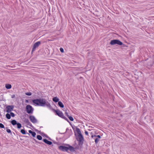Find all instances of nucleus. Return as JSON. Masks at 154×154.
<instances>
[{"mask_svg": "<svg viewBox=\"0 0 154 154\" xmlns=\"http://www.w3.org/2000/svg\"><path fill=\"white\" fill-rule=\"evenodd\" d=\"M76 131L78 134V137H76V139L78 142V145H77L75 147L71 146V152H74L75 151V149H79V146L82 145L84 141V137L81 132L80 129L76 127Z\"/></svg>", "mask_w": 154, "mask_h": 154, "instance_id": "f257e3e1", "label": "nucleus"}, {"mask_svg": "<svg viewBox=\"0 0 154 154\" xmlns=\"http://www.w3.org/2000/svg\"><path fill=\"white\" fill-rule=\"evenodd\" d=\"M33 104L35 106H44L49 103L45 99L39 98L33 99L32 100Z\"/></svg>", "mask_w": 154, "mask_h": 154, "instance_id": "f03ea898", "label": "nucleus"}, {"mask_svg": "<svg viewBox=\"0 0 154 154\" xmlns=\"http://www.w3.org/2000/svg\"><path fill=\"white\" fill-rule=\"evenodd\" d=\"M65 145L67 146H66L63 145H60L58 146V149L60 150L63 152H68L69 150L71 152V145L66 144H65Z\"/></svg>", "mask_w": 154, "mask_h": 154, "instance_id": "7ed1b4c3", "label": "nucleus"}, {"mask_svg": "<svg viewBox=\"0 0 154 154\" xmlns=\"http://www.w3.org/2000/svg\"><path fill=\"white\" fill-rule=\"evenodd\" d=\"M109 44L111 45H113L116 44L119 45H121L122 44V42L121 41H120L118 39H113L111 41Z\"/></svg>", "mask_w": 154, "mask_h": 154, "instance_id": "20e7f679", "label": "nucleus"}, {"mask_svg": "<svg viewBox=\"0 0 154 154\" xmlns=\"http://www.w3.org/2000/svg\"><path fill=\"white\" fill-rule=\"evenodd\" d=\"M26 112L29 114H32L34 110L33 108L30 105H27L26 107Z\"/></svg>", "mask_w": 154, "mask_h": 154, "instance_id": "39448f33", "label": "nucleus"}, {"mask_svg": "<svg viewBox=\"0 0 154 154\" xmlns=\"http://www.w3.org/2000/svg\"><path fill=\"white\" fill-rule=\"evenodd\" d=\"M11 123L13 125H17V127L18 129H20L22 127V125L21 123L17 122L15 119H13L10 121Z\"/></svg>", "mask_w": 154, "mask_h": 154, "instance_id": "423d86ee", "label": "nucleus"}, {"mask_svg": "<svg viewBox=\"0 0 154 154\" xmlns=\"http://www.w3.org/2000/svg\"><path fill=\"white\" fill-rule=\"evenodd\" d=\"M53 112L55 113L56 115H57L61 118L64 116L63 112L58 109L57 110L55 109Z\"/></svg>", "mask_w": 154, "mask_h": 154, "instance_id": "0eeeda50", "label": "nucleus"}, {"mask_svg": "<svg viewBox=\"0 0 154 154\" xmlns=\"http://www.w3.org/2000/svg\"><path fill=\"white\" fill-rule=\"evenodd\" d=\"M14 107V105H8L6 106V112L7 113H10V112L13 110Z\"/></svg>", "mask_w": 154, "mask_h": 154, "instance_id": "6e6552de", "label": "nucleus"}, {"mask_svg": "<svg viewBox=\"0 0 154 154\" xmlns=\"http://www.w3.org/2000/svg\"><path fill=\"white\" fill-rule=\"evenodd\" d=\"M41 44V42L40 41H38L35 43L33 46V48L32 50L31 53L32 54L33 52H34L36 48L38 47L39 45Z\"/></svg>", "mask_w": 154, "mask_h": 154, "instance_id": "1a4fd4ad", "label": "nucleus"}, {"mask_svg": "<svg viewBox=\"0 0 154 154\" xmlns=\"http://www.w3.org/2000/svg\"><path fill=\"white\" fill-rule=\"evenodd\" d=\"M29 119L30 121L32 123H35L37 122V120L35 117L33 116H30Z\"/></svg>", "mask_w": 154, "mask_h": 154, "instance_id": "9d476101", "label": "nucleus"}, {"mask_svg": "<svg viewBox=\"0 0 154 154\" xmlns=\"http://www.w3.org/2000/svg\"><path fill=\"white\" fill-rule=\"evenodd\" d=\"M42 141L48 145H51L52 144V142L49 141L45 139H43Z\"/></svg>", "mask_w": 154, "mask_h": 154, "instance_id": "9b49d317", "label": "nucleus"}, {"mask_svg": "<svg viewBox=\"0 0 154 154\" xmlns=\"http://www.w3.org/2000/svg\"><path fill=\"white\" fill-rule=\"evenodd\" d=\"M20 132L23 134H28L29 136L30 135V134L29 133H27L26 132V131L24 129H21L20 130Z\"/></svg>", "mask_w": 154, "mask_h": 154, "instance_id": "f8f14e48", "label": "nucleus"}, {"mask_svg": "<svg viewBox=\"0 0 154 154\" xmlns=\"http://www.w3.org/2000/svg\"><path fill=\"white\" fill-rule=\"evenodd\" d=\"M28 131H29V134H31L32 136L33 137H35V135H36V134L35 132L31 130H29Z\"/></svg>", "mask_w": 154, "mask_h": 154, "instance_id": "ddd939ff", "label": "nucleus"}, {"mask_svg": "<svg viewBox=\"0 0 154 154\" xmlns=\"http://www.w3.org/2000/svg\"><path fill=\"white\" fill-rule=\"evenodd\" d=\"M52 100L54 102L56 103L59 101V99L57 97H55L53 98Z\"/></svg>", "mask_w": 154, "mask_h": 154, "instance_id": "4468645a", "label": "nucleus"}, {"mask_svg": "<svg viewBox=\"0 0 154 154\" xmlns=\"http://www.w3.org/2000/svg\"><path fill=\"white\" fill-rule=\"evenodd\" d=\"M5 87L7 89H8L11 88L12 86L10 84H6L5 85Z\"/></svg>", "mask_w": 154, "mask_h": 154, "instance_id": "2eb2a0df", "label": "nucleus"}, {"mask_svg": "<svg viewBox=\"0 0 154 154\" xmlns=\"http://www.w3.org/2000/svg\"><path fill=\"white\" fill-rule=\"evenodd\" d=\"M46 106L48 108H49L50 110H52L53 111H54V110L55 109L52 107L50 103L49 104H46Z\"/></svg>", "mask_w": 154, "mask_h": 154, "instance_id": "dca6fc26", "label": "nucleus"}, {"mask_svg": "<svg viewBox=\"0 0 154 154\" xmlns=\"http://www.w3.org/2000/svg\"><path fill=\"white\" fill-rule=\"evenodd\" d=\"M58 105L61 108H63L64 107V105L63 103L60 101H58Z\"/></svg>", "mask_w": 154, "mask_h": 154, "instance_id": "f3484780", "label": "nucleus"}, {"mask_svg": "<svg viewBox=\"0 0 154 154\" xmlns=\"http://www.w3.org/2000/svg\"><path fill=\"white\" fill-rule=\"evenodd\" d=\"M40 134L43 137H45L47 138H48L50 140H51V139L48 137L47 135L44 134L43 132H41Z\"/></svg>", "mask_w": 154, "mask_h": 154, "instance_id": "a211bd4d", "label": "nucleus"}, {"mask_svg": "<svg viewBox=\"0 0 154 154\" xmlns=\"http://www.w3.org/2000/svg\"><path fill=\"white\" fill-rule=\"evenodd\" d=\"M154 64V62H152V61L149 62L148 63H147L148 65L150 67L152 66Z\"/></svg>", "mask_w": 154, "mask_h": 154, "instance_id": "6ab92c4d", "label": "nucleus"}, {"mask_svg": "<svg viewBox=\"0 0 154 154\" xmlns=\"http://www.w3.org/2000/svg\"><path fill=\"white\" fill-rule=\"evenodd\" d=\"M8 113H8L6 114V117L7 119H9L11 118V116L10 114H9Z\"/></svg>", "mask_w": 154, "mask_h": 154, "instance_id": "aec40b11", "label": "nucleus"}, {"mask_svg": "<svg viewBox=\"0 0 154 154\" xmlns=\"http://www.w3.org/2000/svg\"><path fill=\"white\" fill-rule=\"evenodd\" d=\"M39 140H41L42 139V137L40 135H37L36 137Z\"/></svg>", "mask_w": 154, "mask_h": 154, "instance_id": "412c9836", "label": "nucleus"}, {"mask_svg": "<svg viewBox=\"0 0 154 154\" xmlns=\"http://www.w3.org/2000/svg\"><path fill=\"white\" fill-rule=\"evenodd\" d=\"M23 122L25 123H26L27 124V122L29 121V120H28V119H26V118H25V117H24L23 118Z\"/></svg>", "mask_w": 154, "mask_h": 154, "instance_id": "4be33fe9", "label": "nucleus"}, {"mask_svg": "<svg viewBox=\"0 0 154 154\" xmlns=\"http://www.w3.org/2000/svg\"><path fill=\"white\" fill-rule=\"evenodd\" d=\"M6 131L8 133H10L11 134H12V132L10 129H8V127L6 128Z\"/></svg>", "mask_w": 154, "mask_h": 154, "instance_id": "5701e85b", "label": "nucleus"}, {"mask_svg": "<svg viewBox=\"0 0 154 154\" xmlns=\"http://www.w3.org/2000/svg\"><path fill=\"white\" fill-rule=\"evenodd\" d=\"M68 117L71 121H73L74 120V119L72 116H69Z\"/></svg>", "mask_w": 154, "mask_h": 154, "instance_id": "b1692460", "label": "nucleus"}, {"mask_svg": "<svg viewBox=\"0 0 154 154\" xmlns=\"http://www.w3.org/2000/svg\"><path fill=\"white\" fill-rule=\"evenodd\" d=\"M25 94L27 96H31L32 95V94L31 92H29L25 93Z\"/></svg>", "mask_w": 154, "mask_h": 154, "instance_id": "393cba45", "label": "nucleus"}, {"mask_svg": "<svg viewBox=\"0 0 154 154\" xmlns=\"http://www.w3.org/2000/svg\"><path fill=\"white\" fill-rule=\"evenodd\" d=\"M62 118L64 119L66 121L70 123V122L69 120L66 117L64 116L62 117Z\"/></svg>", "mask_w": 154, "mask_h": 154, "instance_id": "a878e982", "label": "nucleus"}, {"mask_svg": "<svg viewBox=\"0 0 154 154\" xmlns=\"http://www.w3.org/2000/svg\"><path fill=\"white\" fill-rule=\"evenodd\" d=\"M62 118L64 119L66 121L70 123V122L69 120L66 117L64 116L62 117Z\"/></svg>", "mask_w": 154, "mask_h": 154, "instance_id": "bb28decb", "label": "nucleus"}, {"mask_svg": "<svg viewBox=\"0 0 154 154\" xmlns=\"http://www.w3.org/2000/svg\"><path fill=\"white\" fill-rule=\"evenodd\" d=\"M62 118L64 119L66 121L70 123V122L69 120L66 117L64 116L62 117Z\"/></svg>", "mask_w": 154, "mask_h": 154, "instance_id": "cd10ccee", "label": "nucleus"}, {"mask_svg": "<svg viewBox=\"0 0 154 154\" xmlns=\"http://www.w3.org/2000/svg\"><path fill=\"white\" fill-rule=\"evenodd\" d=\"M10 113L11 116H12V117H14L15 116V115L13 112H10Z\"/></svg>", "mask_w": 154, "mask_h": 154, "instance_id": "c85d7f7f", "label": "nucleus"}, {"mask_svg": "<svg viewBox=\"0 0 154 154\" xmlns=\"http://www.w3.org/2000/svg\"><path fill=\"white\" fill-rule=\"evenodd\" d=\"M27 125H28L29 126H31V127H33V126L32 125L31 123L29 122V121H28L27 123Z\"/></svg>", "mask_w": 154, "mask_h": 154, "instance_id": "c756f323", "label": "nucleus"}, {"mask_svg": "<svg viewBox=\"0 0 154 154\" xmlns=\"http://www.w3.org/2000/svg\"><path fill=\"white\" fill-rule=\"evenodd\" d=\"M99 141V140L98 138H96L95 139V142L96 144H97Z\"/></svg>", "mask_w": 154, "mask_h": 154, "instance_id": "7c9ffc66", "label": "nucleus"}, {"mask_svg": "<svg viewBox=\"0 0 154 154\" xmlns=\"http://www.w3.org/2000/svg\"><path fill=\"white\" fill-rule=\"evenodd\" d=\"M121 45V47H122V48H124V47H128L125 44H123V43H122V45Z\"/></svg>", "mask_w": 154, "mask_h": 154, "instance_id": "2f4dec72", "label": "nucleus"}, {"mask_svg": "<svg viewBox=\"0 0 154 154\" xmlns=\"http://www.w3.org/2000/svg\"><path fill=\"white\" fill-rule=\"evenodd\" d=\"M0 128H5L4 125L2 123H0Z\"/></svg>", "mask_w": 154, "mask_h": 154, "instance_id": "473e14b6", "label": "nucleus"}, {"mask_svg": "<svg viewBox=\"0 0 154 154\" xmlns=\"http://www.w3.org/2000/svg\"><path fill=\"white\" fill-rule=\"evenodd\" d=\"M60 51L61 53H63V52H64V50H63V48H60Z\"/></svg>", "mask_w": 154, "mask_h": 154, "instance_id": "72a5a7b5", "label": "nucleus"}, {"mask_svg": "<svg viewBox=\"0 0 154 154\" xmlns=\"http://www.w3.org/2000/svg\"><path fill=\"white\" fill-rule=\"evenodd\" d=\"M94 136L95 137H97V138H101V136L99 135H94Z\"/></svg>", "mask_w": 154, "mask_h": 154, "instance_id": "f704fd0d", "label": "nucleus"}, {"mask_svg": "<svg viewBox=\"0 0 154 154\" xmlns=\"http://www.w3.org/2000/svg\"><path fill=\"white\" fill-rule=\"evenodd\" d=\"M65 115L67 117H68L69 116V115L68 114V113L66 112H65Z\"/></svg>", "mask_w": 154, "mask_h": 154, "instance_id": "c9c22d12", "label": "nucleus"}, {"mask_svg": "<svg viewBox=\"0 0 154 154\" xmlns=\"http://www.w3.org/2000/svg\"><path fill=\"white\" fill-rule=\"evenodd\" d=\"M33 140H34L35 142V143H38V141H37V140H36L34 138H33Z\"/></svg>", "mask_w": 154, "mask_h": 154, "instance_id": "e433bc0d", "label": "nucleus"}, {"mask_svg": "<svg viewBox=\"0 0 154 154\" xmlns=\"http://www.w3.org/2000/svg\"><path fill=\"white\" fill-rule=\"evenodd\" d=\"M85 133L86 135H88V133L87 131H85Z\"/></svg>", "mask_w": 154, "mask_h": 154, "instance_id": "4c0bfd02", "label": "nucleus"}, {"mask_svg": "<svg viewBox=\"0 0 154 154\" xmlns=\"http://www.w3.org/2000/svg\"><path fill=\"white\" fill-rule=\"evenodd\" d=\"M15 97V95L14 94H13L11 95V97L12 98H13Z\"/></svg>", "mask_w": 154, "mask_h": 154, "instance_id": "58836bf2", "label": "nucleus"}, {"mask_svg": "<svg viewBox=\"0 0 154 154\" xmlns=\"http://www.w3.org/2000/svg\"><path fill=\"white\" fill-rule=\"evenodd\" d=\"M38 144H39L40 145H42V144H43V143H42V142H38Z\"/></svg>", "mask_w": 154, "mask_h": 154, "instance_id": "ea45409f", "label": "nucleus"}, {"mask_svg": "<svg viewBox=\"0 0 154 154\" xmlns=\"http://www.w3.org/2000/svg\"><path fill=\"white\" fill-rule=\"evenodd\" d=\"M25 102L26 103H29V100H26Z\"/></svg>", "mask_w": 154, "mask_h": 154, "instance_id": "a19ab883", "label": "nucleus"}, {"mask_svg": "<svg viewBox=\"0 0 154 154\" xmlns=\"http://www.w3.org/2000/svg\"><path fill=\"white\" fill-rule=\"evenodd\" d=\"M72 129H73V130H75V128H74L73 127H72Z\"/></svg>", "mask_w": 154, "mask_h": 154, "instance_id": "79ce46f5", "label": "nucleus"}, {"mask_svg": "<svg viewBox=\"0 0 154 154\" xmlns=\"http://www.w3.org/2000/svg\"><path fill=\"white\" fill-rule=\"evenodd\" d=\"M94 137V135H92L91 136V137H92V138H93V137Z\"/></svg>", "mask_w": 154, "mask_h": 154, "instance_id": "37998d69", "label": "nucleus"}, {"mask_svg": "<svg viewBox=\"0 0 154 154\" xmlns=\"http://www.w3.org/2000/svg\"><path fill=\"white\" fill-rule=\"evenodd\" d=\"M69 123L70 124V125H71V126H72V124H71V123L70 122V123Z\"/></svg>", "mask_w": 154, "mask_h": 154, "instance_id": "c03bdc74", "label": "nucleus"}, {"mask_svg": "<svg viewBox=\"0 0 154 154\" xmlns=\"http://www.w3.org/2000/svg\"><path fill=\"white\" fill-rule=\"evenodd\" d=\"M75 136H76V134L75 132Z\"/></svg>", "mask_w": 154, "mask_h": 154, "instance_id": "a18cd8bd", "label": "nucleus"}, {"mask_svg": "<svg viewBox=\"0 0 154 154\" xmlns=\"http://www.w3.org/2000/svg\"><path fill=\"white\" fill-rule=\"evenodd\" d=\"M26 137H28L29 136H25Z\"/></svg>", "mask_w": 154, "mask_h": 154, "instance_id": "49530a36", "label": "nucleus"}, {"mask_svg": "<svg viewBox=\"0 0 154 154\" xmlns=\"http://www.w3.org/2000/svg\"><path fill=\"white\" fill-rule=\"evenodd\" d=\"M68 129V128H67L66 130V131H67V129Z\"/></svg>", "mask_w": 154, "mask_h": 154, "instance_id": "de8ad7c7", "label": "nucleus"}]
</instances>
